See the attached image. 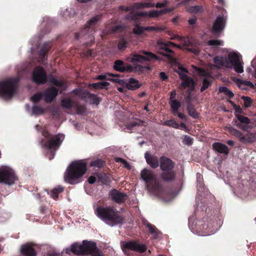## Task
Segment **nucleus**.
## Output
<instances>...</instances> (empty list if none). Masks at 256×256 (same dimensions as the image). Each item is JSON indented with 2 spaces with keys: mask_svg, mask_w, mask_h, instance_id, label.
Listing matches in <instances>:
<instances>
[{
  "mask_svg": "<svg viewBox=\"0 0 256 256\" xmlns=\"http://www.w3.org/2000/svg\"><path fill=\"white\" fill-rule=\"evenodd\" d=\"M75 107L77 110V114H84L86 112V108L84 106H79L76 104Z\"/></svg>",
  "mask_w": 256,
  "mask_h": 256,
  "instance_id": "nucleus-61",
  "label": "nucleus"
},
{
  "mask_svg": "<svg viewBox=\"0 0 256 256\" xmlns=\"http://www.w3.org/2000/svg\"><path fill=\"white\" fill-rule=\"evenodd\" d=\"M146 56H142L140 54H133L132 58H127V60L132 63L135 62H142L144 61H149L153 58L157 59V56L152 52H142Z\"/></svg>",
  "mask_w": 256,
  "mask_h": 256,
  "instance_id": "nucleus-11",
  "label": "nucleus"
},
{
  "mask_svg": "<svg viewBox=\"0 0 256 256\" xmlns=\"http://www.w3.org/2000/svg\"><path fill=\"white\" fill-rule=\"evenodd\" d=\"M144 157L146 162L152 168H156L158 166V157L151 156L148 152L145 153Z\"/></svg>",
  "mask_w": 256,
  "mask_h": 256,
  "instance_id": "nucleus-23",
  "label": "nucleus"
},
{
  "mask_svg": "<svg viewBox=\"0 0 256 256\" xmlns=\"http://www.w3.org/2000/svg\"><path fill=\"white\" fill-rule=\"evenodd\" d=\"M88 98L90 103L96 104H99L100 100L96 95L90 94H88Z\"/></svg>",
  "mask_w": 256,
  "mask_h": 256,
  "instance_id": "nucleus-56",
  "label": "nucleus"
},
{
  "mask_svg": "<svg viewBox=\"0 0 256 256\" xmlns=\"http://www.w3.org/2000/svg\"><path fill=\"white\" fill-rule=\"evenodd\" d=\"M251 66L254 70V76L256 78V56L254 58L252 61Z\"/></svg>",
  "mask_w": 256,
  "mask_h": 256,
  "instance_id": "nucleus-64",
  "label": "nucleus"
},
{
  "mask_svg": "<svg viewBox=\"0 0 256 256\" xmlns=\"http://www.w3.org/2000/svg\"><path fill=\"white\" fill-rule=\"evenodd\" d=\"M100 16H96L92 18L86 24V28H89L94 26L100 20Z\"/></svg>",
  "mask_w": 256,
  "mask_h": 256,
  "instance_id": "nucleus-35",
  "label": "nucleus"
},
{
  "mask_svg": "<svg viewBox=\"0 0 256 256\" xmlns=\"http://www.w3.org/2000/svg\"><path fill=\"white\" fill-rule=\"evenodd\" d=\"M18 80V78H12L0 82V96L6 100L10 98L16 92Z\"/></svg>",
  "mask_w": 256,
  "mask_h": 256,
  "instance_id": "nucleus-4",
  "label": "nucleus"
},
{
  "mask_svg": "<svg viewBox=\"0 0 256 256\" xmlns=\"http://www.w3.org/2000/svg\"><path fill=\"white\" fill-rule=\"evenodd\" d=\"M121 247L123 251L126 250H130L138 252H144L146 249V246L143 244H140L135 242H121Z\"/></svg>",
  "mask_w": 256,
  "mask_h": 256,
  "instance_id": "nucleus-10",
  "label": "nucleus"
},
{
  "mask_svg": "<svg viewBox=\"0 0 256 256\" xmlns=\"http://www.w3.org/2000/svg\"><path fill=\"white\" fill-rule=\"evenodd\" d=\"M111 76V73H106L104 74H100L95 78L96 80H110V76Z\"/></svg>",
  "mask_w": 256,
  "mask_h": 256,
  "instance_id": "nucleus-55",
  "label": "nucleus"
},
{
  "mask_svg": "<svg viewBox=\"0 0 256 256\" xmlns=\"http://www.w3.org/2000/svg\"><path fill=\"white\" fill-rule=\"evenodd\" d=\"M145 27L140 26H136L134 28V32L136 34H140L146 31Z\"/></svg>",
  "mask_w": 256,
  "mask_h": 256,
  "instance_id": "nucleus-57",
  "label": "nucleus"
},
{
  "mask_svg": "<svg viewBox=\"0 0 256 256\" xmlns=\"http://www.w3.org/2000/svg\"><path fill=\"white\" fill-rule=\"evenodd\" d=\"M171 40H178L181 42L185 46H188L190 45L191 42L188 38H183L179 36H175L174 37L170 38Z\"/></svg>",
  "mask_w": 256,
  "mask_h": 256,
  "instance_id": "nucleus-30",
  "label": "nucleus"
},
{
  "mask_svg": "<svg viewBox=\"0 0 256 256\" xmlns=\"http://www.w3.org/2000/svg\"><path fill=\"white\" fill-rule=\"evenodd\" d=\"M109 83L106 82H98L96 83H94L90 84L92 86H93L94 88H104L107 86L109 85Z\"/></svg>",
  "mask_w": 256,
  "mask_h": 256,
  "instance_id": "nucleus-46",
  "label": "nucleus"
},
{
  "mask_svg": "<svg viewBox=\"0 0 256 256\" xmlns=\"http://www.w3.org/2000/svg\"><path fill=\"white\" fill-rule=\"evenodd\" d=\"M164 124L174 128H179V124L173 120L166 121Z\"/></svg>",
  "mask_w": 256,
  "mask_h": 256,
  "instance_id": "nucleus-54",
  "label": "nucleus"
},
{
  "mask_svg": "<svg viewBox=\"0 0 256 256\" xmlns=\"http://www.w3.org/2000/svg\"><path fill=\"white\" fill-rule=\"evenodd\" d=\"M162 177L166 181H172L174 179L175 174L173 170L164 172L162 174Z\"/></svg>",
  "mask_w": 256,
  "mask_h": 256,
  "instance_id": "nucleus-28",
  "label": "nucleus"
},
{
  "mask_svg": "<svg viewBox=\"0 0 256 256\" xmlns=\"http://www.w3.org/2000/svg\"><path fill=\"white\" fill-rule=\"evenodd\" d=\"M64 138V134H58L52 137L46 144L42 145V148L52 151L48 156L50 160L54 158L55 152L59 148Z\"/></svg>",
  "mask_w": 256,
  "mask_h": 256,
  "instance_id": "nucleus-5",
  "label": "nucleus"
},
{
  "mask_svg": "<svg viewBox=\"0 0 256 256\" xmlns=\"http://www.w3.org/2000/svg\"><path fill=\"white\" fill-rule=\"evenodd\" d=\"M228 132L232 135H234L238 137L240 140V138L242 136V132L237 130L236 129L232 128V127H229L228 128Z\"/></svg>",
  "mask_w": 256,
  "mask_h": 256,
  "instance_id": "nucleus-42",
  "label": "nucleus"
},
{
  "mask_svg": "<svg viewBox=\"0 0 256 256\" xmlns=\"http://www.w3.org/2000/svg\"><path fill=\"white\" fill-rule=\"evenodd\" d=\"M226 18L223 16H218L217 17L213 24V31L216 34L222 30L226 24Z\"/></svg>",
  "mask_w": 256,
  "mask_h": 256,
  "instance_id": "nucleus-14",
  "label": "nucleus"
},
{
  "mask_svg": "<svg viewBox=\"0 0 256 256\" xmlns=\"http://www.w3.org/2000/svg\"><path fill=\"white\" fill-rule=\"evenodd\" d=\"M62 106L64 108L70 109L72 107H75L76 104L71 99L66 98L62 100Z\"/></svg>",
  "mask_w": 256,
  "mask_h": 256,
  "instance_id": "nucleus-29",
  "label": "nucleus"
},
{
  "mask_svg": "<svg viewBox=\"0 0 256 256\" xmlns=\"http://www.w3.org/2000/svg\"><path fill=\"white\" fill-rule=\"evenodd\" d=\"M64 190V188L62 186H58L54 188L50 192V196L54 199H56L58 197V196L60 192H62Z\"/></svg>",
  "mask_w": 256,
  "mask_h": 256,
  "instance_id": "nucleus-31",
  "label": "nucleus"
},
{
  "mask_svg": "<svg viewBox=\"0 0 256 256\" xmlns=\"http://www.w3.org/2000/svg\"><path fill=\"white\" fill-rule=\"evenodd\" d=\"M157 46L160 50H163L166 52V54H162L164 56L168 58L172 57L174 52L169 48L168 44V42H164L161 40H158L157 41Z\"/></svg>",
  "mask_w": 256,
  "mask_h": 256,
  "instance_id": "nucleus-20",
  "label": "nucleus"
},
{
  "mask_svg": "<svg viewBox=\"0 0 256 256\" xmlns=\"http://www.w3.org/2000/svg\"><path fill=\"white\" fill-rule=\"evenodd\" d=\"M234 81L239 87H240L242 84L248 86L250 88H254V84L250 81L244 80L238 78L236 79Z\"/></svg>",
  "mask_w": 256,
  "mask_h": 256,
  "instance_id": "nucleus-38",
  "label": "nucleus"
},
{
  "mask_svg": "<svg viewBox=\"0 0 256 256\" xmlns=\"http://www.w3.org/2000/svg\"><path fill=\"white\" fill-rule=\"evenodd\" d=\"M183 142L187 146H190L193 143V139L188 136H185L183 139Z\"/></svg>",
  "mask_w": 256,
  "mask_h": 256,
  "instance_id": "nucleus-60",
  "label": "nucleus"
},
{
  "mask_svg": "<svg viewBox=\"0 0 256 256\" xmlns=\"http://www.w3.org/2000/svg\"><path fill=\"white\" fill-rule=\"evenodd\" d=\"M193 218H190L188 222V226L191 231L198 236H205L211 235L212 233L204 231L208 228V225L203 224L202 222L198 221L194 224Z\"/></svg>",
  "mask_w": 256,
  "mask_h": 256,
  "instance_id": "nucleus-7",
  "label": "nucleus"
},
{
  "mask_svg": "<svg viewBox=\"0 0 256 256\" xmlns=\"http://www.w3.org/2000/svg\"><path fill=\"white\" fill-rule=\"evenodd\" d=\"M154 4L152 2H138L134 4L133 6L130 7L120 6V8L126 12H130L132 15L126 16V18L128 20H133L134 18V14H135V9L152 8L154 6Z\"/></svg>",
  "mask_w": 256,
  "mask_h": 256,
  "instance_id": "nucleus-8",
  "label": "nucleus"
},
{
  "mask_svg": "<svg viewBox=\"0 0 256 256\" xmlns=\"http://www.w3.org/2000/svg\"><path fill=\"white\" fill-rule=\"evenodd\" d=\"M182 80V81L181 83V85L184 88L190 86L194 85V81L190 78L187 76L185 78Z\"/></svg>",
  "mask_w": 256,
  "mask_h": 256,
  "instance_id": "nucleus-36",
  "label": "nucleus"
},
{
  "mask_svg": "<svg viewBox=\"0 0 256 256\" xmlns=\"http://www.w3.org/2000/svg\"><path fill=\"white\" fill-rule=\"evenodd\" d=\"M96 216L106 224L114 226L123 223L124 219L113 207L98 206L94 210Z\"/></svg>",
  "mask_w": 256,
  "mask_h": 256,
  "instance_id": "nucleus-3",
  "label": "nucleus"
},
{
  "mask_svg": "<svg viewBox=\"0 0 256 256\" xmlns=\"http://www.w3.org/2000/svg\"><path fill=\"white\" fill-rule=\"evenodd\" d=\"M16 180L17 178L13 169L8 166L0 167V183L12 186Z\"/></svg>",
  "mask_w": 256,
  "mask_h": 256,
  "instance_id": "nucleus-6",
  "label": "nucleus"
},
{
  "mask_svg": "<svg viewBox=\"0 0 256 256\" xmlns=\"http://www.w3.org/2000/svg\"><path fill=\"white\" fill-rule=\"evenodd\" d=\"M171 108L172 112L176 113L181 106V103L177 100H172L170 101Z\"/></svg>",
  "mask_w": 256,
  "mask_h": 256,
  "instance_id": "nucleus-32",
  "label": "nucleus"
},
{
  "mask_svg": "<svg viewBox=\"0 0 256 256\" xmlns=\"http://www.w3.org/2000/svg\"><path fill=\"white\" fill-rule=\"evenodd\" d=\"M166 29V27L164 26H159L156 25L154 26H146L145 30L148 31L156 32H161Z\"/></svg>",
  "mask_w": 256,
  "mask_h": 256,
  "instance_id": "nucleus-33",
  "label": "nucleus"
},
{
  "mask_svg": "<svg viewBox=\"0 0 256 256\" xmlns=\"http://www.w3.org/2000/svg\"><path fill=\"white\" fill-rule=\"evenodd\" d=\"M141 178L145 182L146 188L148 190H150V184L156 182L155 176L152 171L144 168L141 172Z\"/></svg>",
  "mask_w": 256,
  "mask_h": 256,
  "instance_id": "nucleus-12",
  "label": "nucleus"
},
{
  "mask_svg": "<svg viewBox=\"0 0 256 256\" xmlns=\"http://www.w3.org/2000/svg\"><path fill=\"white\" fill-rule=\"evenodd\" d=\"M220 92H224L225 94L228 96L230 98H232L234 94L232 90H230L228 88L225 86H221L219 88Z\"/></svg>",
  "mask_w": 256,
  "mask_h": 256,
  "instance_id": "nucleus-43",
  "label": "nucleus"
},
{
  "mask_svg": "<svg viewBox=\"0 0 256 256\" xmlns=\"http://www.w3.org/2000/svg\"><path fill=\"white\" fill-rule=\"evenodd\" d=\"M208 46H223L224 42L222 40H212L208 42Z\"/></svg>",
  "mask_w": 256,
  "mask_h": 256,
  "instance_id": "nucleus-48",
  "label": "nucleus"
},
{
  "mask_svg": "<svg viewBox=\"0 0 256 256\" xmlns=\"http://www.w3.org/2000/svg\"><path fill=\"white\" fill-rule=\"evenodd\" d=\"M84 254H90L91 256L98 248L95 242L84 240L82 242Z\"/></svg>",
  "mask_w": 256,
  "mask_h": 256,
  "instance_id": "nucleus-17",
  "label": "nucleus"
},
{
  "mask_svg": "<svg viewBox=\"0 0 256 256\" xmlns=\"http://www.w3.org/2000/svg\"><path fill=\"white\" fill-rule=\"evenodd\" d=\"M104 162L103 160L98 159V160H95L92 161L90 162V166H92L100 168L104 166Z\"/></svg>",
  "mask_w": 256,
  "mask_h": 256,
  "instance_id": "nucleus-47",
  "label": "nucleus"
},
{
  "mask_svg": "<svg viewBox=\"0 0 256 256\" xmlns=\"http://www.w3.org/2000/svg\"><path fill=\"white\" fill-rule=\"evenodd\" d=\"M187 110L189 115L194 118H197L198 114L190 104H188L187 107Z\"/></svg>",
  "mask_w": 256,
  "mask_h": 256,
  "instance_id": "nucleus-44",
  "label": "nucleus"
},
{
  "mask_svg": "<svg viewBox=\"0 0 256 256\" xmlns=\"http://www.w3.org/2000/svg\"><path fill=\"white\" fill-rule=\"evenodd\" d=\"M149 232L155 238L158 237V235L160 234L158 230L154 226H152L148 228Z\"/></svg>",
  "mask_w": 256,
  "mask_h": 256,
  "instance_id": "nucleus-49",
  "label": "nucleus"
},
{
  "mask_svg": "<svg viewBox=\"0 0 256 256\" xmlns=\"http://www.w3.org/2000/svg\"><path fill=\"white\" fill-rule=\"evenodd\" d=\"M196 181L198 183L197 186L198 188V192H200L204 188L202 176L201 174H196Z\"/></svg>",
  "mask_w": 256,
  "mask_h": 256,
  "instance_id": "nucleus-40",
  "label": "nucleus"
},
{
  "mask_svg": "<svg viewBox=\"0 0 256 256\" xmlns=\"http://www.w3.org/2000/svg\"><path fill=\"white\" fill-rule=\"evenodd\" d=\"M33 245L31 244H27L22 246L20 252L24 256H36V254L32 248Z\"/></svg>",
  "mask_w": 256,
  "mask_h": 256,
  "instance_id": "nucleus-19",
  "label": "nucleus"
},
{
  "mask_svg": "<svg viewBox=\"0 0 256 256\" xmlns=\"http://www.w3.org/2000/svg\"><path fill=\"white\" fill-rule=\"evenodd\" d=\"M66 253L68 254L72 253L76 254H84L82 244L74 243L72 244L70 248H66Z\"/></svg>",
  "mask_w": 256,
  "mask_h": 256,
  "instance_id": "nucleus-16",
  "label": "nucleus"
},
{
  "mask_svg": "<svg viewBox=\"0 0 256 256\" xmlns=\"http://www.w3.org/2000/svg\"><path fill=\"white\" fill-rule=\"evenodd\" d=\"M241 98L244 102V107L249 108L251 106L252 100L250 97L242 96Z\"/></svg>",
  "mask_w": 256,
  "mask_h": 256,
  "instance_id": "nucleus-53",
  "label": "nucleus"
},
{
  "mask_svg": "<svg viewBox=\"0 0 256 256\" xmlns=\"http://www.w3.org/2000/svg\"><path fill=\"white\" fill-rule=\"evenodd\" d=\"M42 96H44L42 94L39 92L32 96L30 100L34 102H37L40 100Z\"/></svg>",
  "mask_w": 256,
  "mask_h": 256,
  "instance_id": "nucleus-59",
  "label": "nucleus"
},
{
  "mask_svg": "<svg viewBox=\"0 0 256 256\" xmlns=\"http://www.w3.org/2000/svg\"><path fill=\"white\" fill-rule=\"evenodd\" d=\"M111 199L118 204L124 202L128 198V196L122 192L118 191L116 190H112L110 194Z\"/></svg>",
  "mask_w": 256,
  "mask_h": 256,
  "instance_id": "nucleus-13",
  "label": "nucleus"
},
{
  "mask_svg": "<svg viewBox=\"0 0 256 256\" xmlns=\"http://www.w3.org/2000/svg\"><path fill=\"white\" fill-rule=\"evenodd\" d=\"M196 70L198 72V74L206 78L211 77V74L209 72L206 71L200 68H196Z\"/></svg>",
  "mask_w": 256,
  "mask_h": 256,
  "instance_id": "nucleus-50",
  "label": "nucleus"
},
{
  "mask_svg": "<svg viewBox=\"0 0 256 256\" xmlns=\"http://www.w3.org/2000/svg\"><path fill=\"white\" fill-rule=\"evenodd\" d=\"M124 62L120 60H116L115 61L114 65V68L115 70L120 72H124Z\"/></svg>",
  "mask_w": 256,
  "mask_h": 256,
  "instance_id": "nucleus-34",
  "label": "nucleus"
},
{
  "mask_svg": "<svg viewBox=\"0 0 256 256\" xmlns=\"http://www.w3.org/2000/svg\"><path fill=\"white\" fill-rule=\"evenodd\" d=\"M125 28H126V26H124L120 24H116V25L113 26L112 28H110V31L108 32V33L112 34V33L117 32H121V31H122Z\"/></svg>",
  "mask_w": 256,
  "mask_h": 256,
  "instance_id": "nucleus-39",
  "label": "nucleus"
},
{
  "mask_svg": "<svg viewBox=\"0 0 256 256\" xmlns=\"http://www.w3.org/2000/svg\"><path fill=\"white\" fill-rule=\"evenodd\" d=\"M32 81L38 84H44L47 80V76L44 70L40 66L36 67L32 76Z\"/></svg>",
  "mask_w": 256,
  "mask_h": 256,
  "instance_id": "nucleus-9",
  "label": "nucleus"
},
{
  "mask_svg": "<svg viewBox=\"0 0 256 256\" xmlns=\"http://www.w3.org/2000/svg\"><path fill=\"white\" fill-rule=\"evenodd\" d=\"M202 6H190L187 8L186 10L190 13H196L202 10Z\"/></svg>",
  "mask_w": 256,
  "mask_h": 256,
  "instance_id": "nucleus-52",
  "label": "nucleus"
},
{
  "mask_svg": "<svg viewBox=\"0 0 256 256\" xmlns=\"http://www.w3.org/2000/svg\"><path fill=\"white\" fill-rule=\"evenodd\" d=\"M50 82L52 84L60 88L62 90H65L67 86L66 84L63 80H58L53 77L50 79Z\"/></svg>",
  "mask_w": 256,
  "mask_h": 256,
  "instance_id": "nucleus-27",
  "label": "nucleus"
},
{
  "mask_svg": "<svg viewBox=\"0 0 256 256\" xmlns=\"http://www.w3.org/2000/svg\"><path fill=\"white\" fill-rule=\"evenodd\" d=\"M212 84V82L207 78H204L202 80V84L200 88V91L204 92Z\"/></svg>",
  "mask_w": 256,
  "mask_h": 256,
  "instance_id": "nucleus-45",
  "label": "nucleus"
},
{
  "mask_svg": "<svg viewBox=\"0 0 256 256\" xmlns=\"http://www.w3.org/2000/svg\"><path fill=\"white\" fill-rule=\"evenodd\" d=\"M236 117L237 120L238 121H240L241 123L246 124H249L250 123V119L246 116L238 114H236Z\"/></svg>",
  "mask_w": 256,
  "mask_h": 256,
  "instance_id": "nucleus-51",
  "label": "nucleus"
},
{
  "mask_svg": "<svg viewBox=\"0 0 256 256\" xmlns=\"http://www.w3.org/2000/svg\"><path fill=\"white\" fill-rule=\"evenodd\" d=\"M176 72L179 74L181 80L184 79L188 76L187 74L188 72L187 70L184 68L179 66L176 70Z\"/></svg>",
  "mask_w": 256,
  "mask_h": 256,
  "instance_id": "nucleus-41",
  "label": "nucleus"
},
{
  "mask_svg": "<svg viewBox=\"0 0 256 256\" xmlns=\"http://www.w3.org/2000/svg\"><path fill=\"white\" fill-rule=\"evenodd\" d=\"M213 148L220 154H228V147L224 144L220 142H215L212 145Z\"/></svg>",
  "mask_w": 256,
  "mask_h": 256,
  "instance_id": "nucleus-24",
  "label": "nucleus"
},
{
  "mask_svg": "<svg viewBox=\"0 0 256 256\" xmlns=\"http://www.w3.org/2000/svg\"><path fill=\"white\" fill-rule=\"evenodd\" d=\"M174 8H164L160 10H150L149 18H154L159 17L163 14L172 12Z\"/></svg>",
  "mask_w": 256,
  "mask_h": 256,
  "instance_id": "nucleus-22",
  "label": "nucleus"
},
{
  "mask_svg": "<svg viewBox=\"0 0 256 256\" xmlns=\"http://www.w3.org/2000/svg\"><path fill=\"white\" fill-rule=\"evenodd\" d=\"M126 44L127 42L126 40L124 38H122L118 44V49L120 50H124L126 48Z\"/></svg>",
  "mask_w": 256,
  "mask_h": 256,
  "instance_id": "nucleus-58",
  "label": "nucleus"
},
{
  "mask_svg": "<svg viewBox=\"0 0 256 256\" xmlns=\"http://www.w3.org/2000/svg\"><path fill=\"white\" fill-rule=\"evenodd\" d=\"M138 124V121H134L132 122L130 124H128L126 127V128L128 130H132V128L137 126Z\"/></svg>",
  "mask_w": 256,
  "mask_h": 256,
  "instance_id": "nucleus-63",
  "label": "nucleus"
},
{
  "mask_svg": "<svg viewBox=\"0 0 256 256\" xmlns=\"http://www.w3.org/2000/svg\"><path fill=\"white\" fill-rule=\"evenodd\" d=\"M119 76L120 75L118 74H114L111 73L110 80L120 84H124L126 82L124 80L120 79Z\"/></svg>",
  "mask_w": 256,
  "mask_h": 256,
  "instance_id": "nucleus-37",
  "label": "nucleus"
},
{
  "mask_svg": "<svg viewBox=\"0 0 256 256\" xmlns=\"http://www.w3.org/2000/svg\"><path fill=\"white\" fill-rule=\"evenodd\" d=\"M125 84L126 88L130 90H136L141 86V84L138 83V80L134 78H130Z\"/></svg>",
  "mask_w": 256,
  "mask_h": 256,
  "instance_id": "nucleus-25",
  "label": "nucleus"
},
{
  "mask_svg": "<svg viewBox=\"0 0 256 256\" xmlns=\"http://www.w3.org/2000/svg\"><path fill=\"white\" fill-rule=\"evenodd\" d=\"M256 140V134L249 133L246 136H242L240 138V142L243 143H252Z\"/></svg>",
  "mask_w": 256,
  "mask_h": 256,
  "instance_id": "nucleus-26",
  "label": "nucleus"
},
{
  "mask_svg": "<svg viewBox=\"0 0 256 256\" xmlns=\"http://www.w3.org/2000/svg\"><path fill=\"white\" fill-rule=\"evenodd\" d=\"M86 164L84 160L72 162L64 173L65 182L71 184H76L81 181V178L86 171Z\"/></svg>",
  "mask_w": 256,
  "mask_h": 256,
  "instance_id": "nucleus-2",
  "label": "nucleus"
},
{
  "mask_svg": "<svg viewBox=\"0 0 256 256\" xmlns=\"http://www.w3.org/2000/svg\"><path fill=\"white\" fill-rule=\"evenodd\" d=\"M144 70V66L136 64L133 66V70H132V71L134 72H143Z\"/></svg>",
  "mask_w": 256,
  "mask_h": 256,
  "instance_id": "nucleus-62",
  "label": "nucleus"
},
{
  "mask_svg": "<svg viewBox=\"0 0 256 256\" xmlns=\"http://www.w3.org/2000/svg\"><path fill=\"white\" fill-rule=\"evenodd\" d=\"M58 94V90L55 88H50L44 93V97L46 102H50L53 101Z\"/></svg>",
  "mask_w": 256,
  "mask_h": 256,
  "instance_id": "nucleus-15",
  "label": "nucleus"
},
{
  "mask_svg": "<svg viewBox=\"0 0 256 256\" xmlns=\"http://www.w3.org/2000/svg\"><path fill=\"white\" fill-rule=\"evenodd\" d=\"M26 110L31 116H38L42 114L44 112V109L38 106L34 105L30 108L28 104L26 105Z\"/></svg>",
  "mask_w": 256,
  "mask_h": 256,
  "instance_id": "nucleus-21",
  "label": "nucleus"
},
{
  "mask_svg": "<svg viewBox=\"0 0 256 256\" xmlns=\"http://www.w3.org/2000/svg\"><path fill=\"white\" fill-rule=\"evenodd\" d=\"M174 163L170 158L162 157L160 160V167L163 172L172 170Z\"/></svg>",
  "mask_w": 256,
  "mask_h": 256,
  "instance_id": "nucleus-18",
  "label": "nucleus"
},
{
  "mask_svg": "<svg viewBox=\"0 0 256 256\" xmlns=\"http://www.w3.org/2000/svg\"><path fill=\"white\" fill-rule=\"evenodd\" d=\"M228 57L217 56L214 58V62L216 66L220 68L225 67L234 68L237 73L244 72V62L242 60L241 55L236 52L226 50Z\"/></svg>",
  "mask_w": 256,
  "mask_h": 256,
  "instance_id": "nucleus-1",
  "label": "nucleus"
}]
</instances>
